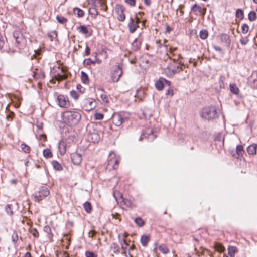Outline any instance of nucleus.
I'll return each instance as SVG.
<instances>
[{
    "mask_svg": "<svg viewBox=\"0 0 257 257\" xmlns=\"http://www.w3.org/2000/svg\"><path fill=\"white\" fill-rule=\"evenodd\" d=\"M236 17L240 19H242L244 17L243 11L241 9H237L236 12Z\"/></svg>",
    "mask_w": 257,
    "mask_h": 257,
    "instance_id": "ea45409f",
    "label": "nucleus"
},
{
    "mask_svg": "<svg viewBox=\"0 0 257 257\" xmlns=\"http://www.w3.org/2000/svg\"><path fill=\"white\" fill-rule=\"evenodd\" d=\"M238 249L236 247L233 246H229L228 248V254L230 257H234L235 253L237 252Z\"/></svg>",
    "mask_w": 257,
    "mask_h": 257,
    "instance_id": "5701e85b",
    "label": "nucleus"
},
{
    "mask_svg": "<svg viewBox=\"0 0 257 257\" xmlns=\"http://www.w3.org/2000/svg\"><path fill=\"white\" fill-rule=\"evenodd\" d=\"M120 160L119 156H116V154L111 153L109 154L108 159V164L107 168L109 169H115L118 167V165Z\"/></svg>",
    "mask_w": 257,
    "mask_h": 257,
    "instance_id": "0eeeda50",
    "label": "nucleus"
},
{
    "mask_svg": "<svg viewBox=\"0 0 257 257\" xmlns=\"http://www.w3.org/2000/svg\"><path fill=\"white\" fill-rule=\"evenodd\" d=\"M52 164L53 168L56 170H61L62 169L61 164L56 161H53Z\"/></svg>",
    "mask_w": 257,
    "mask_h": 257,
    "instance_id": "2f4dec72",
    "label": "nucleus"
},
{
    "mask_svg": "<svg viewBox=\"0 0 257 257\" xmlns=\"http://www.w3.org/2000/svg\"><path fill=\"white\" fill-rule=\"evenodd\" d=\"M48 36L50 39L51 41H52L54 38H56L57 37V32L56 31H53L48 34Z\"/></svg>",
    "mask_w": 257,
    "mask_h": 257,
    "instance_id": "a19ab883",
    "label": "nucleus"
},
{
    "mask_svg": "<svg viewBox=\"0 0 257 257\" xmlns=\"http://www.w3.org/2000/svg\"><path fill=\"white\" fill-rule=\"evenodd\" d=\"M58 148L60 154L64 155L66 152V146L64 142H60L59 144Z\"/></svg>",
    "mask_w": 257,
    "mask_h": 257,
    "instance_id": "bb28decb",
    "label": "nucleus"
},
{
    "mask_svg": "<svg viewBox=\"0 0 257 257\" xmlns=\"http://www.w3.org/2000/svg\"><path fill=\"white\" fill-rule=\"evenodd\" d=\"M213 47L217 51L221 52L222 51L221 48L220 47L218 46L214 45L213 46Z\"/></svg>",
    "mask_w": 257,
    "mask_h": 257,
    "instance_id": "680f3d73",
    "label": "nucleus"
},
{
    "mask_svg": "<svg viewBox=\"0 0 257 257\" xmlns=\"http://www.w3.org/2000/svg\"><path fill=\"white\" fill-rule=\"evenodd\" d=\"M121 241L123 242V244H121V248L122 249L125 250L128 246V244L126 243L124 238H123Z\"/></svg>",
    "mask_w": 257,
    "mask_h": 257,
    "instance_id": "13d9d810",
    "label": "nucleus"
},
{
    "mask_svg": "<svg viewBox=\"0 0 257 257\" xmlns=\"http://www.w3.org/2000/svg\"><path fill=\"white\" fill-rule=\"evenodd\" d=\"M122 74V70L121 68L119 66H116L111 75L112 81L114 82L118 81Z\"/></svg>",
    "mask_w": 257,
    "mask_h": 257,
    "instance_id": "9d476101",
    "label": "nucleus"
},
{
    "mask_svg": "<svg viewBox=\"0 0 257 257\" xmlns=\"http://www.w3.org/2000/svg\"><path fill=\"white\" fill-rule=\"evenodd\" d=\"M257 144H253L247 148V152L249 155H255L256 154Z\"/></svg>",
    "mask_w": 257,
    "mask_h": 257,
    "instance_id": "4be33fe9",
    "label": "nucleus"
},
{
    "mask_svg": "<svg viewBox=\"0 0 257 257\" xmlns=\"http://www.w3.org/2000/svg\"><path fill=\"white\" fill-rule=\"evenodd\" d=\"M101 63V60L96 58L94 60H91L90 58L86 59L84 60L83 63L84 65H90L91 64H94L95 63L100 64Z\"/></svg>",
    "mask_w": 257,
    "mask_h": 257,
    "instance_id": "412c9836",
    "label": "nucleus"
},
{
    "mask_svg": "<svg viewBox=\"0 0 257 257\" xmlns=\"http://www.w3.org/2000/svg\"><path fill=\"white\" fill-rule=\"evenodd\" d=\"M70 95L73 97L74 98V99H78V94H77V93L75 91H72L70 92Z\"/></svg>",
    "mask_w": 257,
    "mask_h": 257,
    "instance_id": "5fc2aeb1",
    "label": "nucleus"
},
{
    "mask_svg": "<svg viewBox=\"0 0 257 257\" xmlns=\"http://www.w3.org/2000/svg\"><path fill=\"white\" fill-rule=\"evenodd\" d=\"M5 43V38L0 33V50L2 49Z\"/></svg>",
    "mask_w": 257,
    "mask_h": 257,
    "instance_id": "8fccbe9b",
    "label": "nucleus"
},
{
    "mask_svg": "<svg viewBox=\"0 0 257 257\" xmlns=\"http://www.w3.org/2000/svg\"><path fill=\"white\" fill-rule=\"evenodd\" d=\"M230 89L231 92L235 94H238L239 92V88L235 84H231Z\"/></svg>",
    "mask_w": 257,
    "mask_h": 257,
    "instance_id": "a878e982",
    "label": "nucleus"
},
{
    "mask_svg": "<svg viewBox=\"0 0 257 257\" xmlns=\"http://www.w3.org/2000/svg\"><path fill=\"white\" fill-rule=\"evenodd\" d=\"M240 41L241 44L245 45L247 44L248 39L247 38H241Z\"/></svg>",
    "mask_w": 257,
    "mask_h": 257,
    "instance_id": "4d7b16f0",
    "label": "nucleus"
},
{
    "mask_svg": "<svg viewBox=\"0 0 257 257\" xmlns=\"http://www.w3.org/2000/svg\"><path fill=\"white\" fill-rule=\"evenodd\" d=\"M73 11L79 17H82L84 15V11L78 8H75Z\"/></svg>",
    "mask_w": 257,
    "mask_h": 257,
    "instance_id": "c85d7f7f",
    "label": "nucleus"
},
{
    "mask_svg": "<svg viewBox=\"0 0 257 257\" xmlns=\"http://www.w3.org/2000/svg\"><path fill=\"white\" fill-rule=\"evenodd\" d=\"M12 241L14 242H16L18 240V235L17 232H14L12 235Z\"/></svg>",
    "mask_w": 257,
    "mask_h": 257,
    "instance_id": "864d4df0",
    "label": "nucleus"
},
{
    "mask_svg": "<svg viewBox=\"0 0 257 257\" xmlns=\"http://www.w3.org/2000/svg\"><path fill=\"white\" fill-rule=\"evenodd\" d=\"M62 118L64 123L71 126L79 122L81 116L79 112L74 110L66 111L63 114Z\"/></svg>",
    "mask_w": 257,
    "mask_h": 257,
    "instance_id": "f257e3e1",
    "label": "nucleus"
},
{
    "mask_svg": "<svg viewBox=\"0 0 257 257\" xmlns=\"http://www.w3.org/2000/svg\"><path fill=\"white\" fill-rule=\"evenodd\" d=\"M125 3L130 5L131 6H134L136 4L135 0H124Z\"/></svg>",
    "mask_w": 257,
    "mask_h": 257,
    "instance_id": "6e6d98bb",
    "label": "nucleus"
},
{
    "mask_svg": "<svg viewBox=\"0 0 257 257\" xmlns=\"http://www.w3.org/2000/svg\"><path fill=\"white\" fill-rule=\"evenodd\" d=\"M253 82H254L253 87L257 88V78L254 79Z\"/></svg>",
    "mask_w": 257,
    "mask_h": 257,
    "instance_id": "69168bd1",
    "label": "nucleus"
},
{
    "mask_svg": "<svg viewBox=\"0 0 257 257\" xmlns=\"http://www.w3.org/2000/svg\"><path fill=\"white\" fill-rule=\"evenodd\" d=\"M100 138L99 135L94 131L93 132H89L86 137V140L88 142L94 143H97L99 141Z\"/></svg>",
    "mask_w": 257,
    "mask_h": 257,
    "instance_id": "9b49d317",
    "label": "nucleus"
},
{
    "mask_svg": "<svg viewBox=\"0 0 257 257\" xmlns=\"http://www.w3.org/2000/svg\"><path fill=\"white\" fill-rule=\"evenodd\" d=\"M185 67V65L181 62L174 63L173 65H171L168 66L165 69V72L168 76H172L175 73H179L183 71Z\"/></svg>",
    "mask_w": 257,
    "mask_h": 257,
    "instance_id": "7ed1b4c3",
    "label": "nucleus"
},
{
    "mask_svg": "<svg viewBox=\"0 0 257 257\" xmlns=\"http://www.w3.org/2000/svg\"><path fill=\"white\" fill-rule=\"evenodd\" d=\"M215 248L217 251L220 253L223 252L225 250L224 247L221 244L219 243H215Z\"/></svg>",
    "mask_w": 257,
    "mask_h": 257,
    "instance_id": "cd10ccee",
    "label": "nucleus"
},
{
    "mask_svg": "<svg viewBox=\"0 0 257 257\" xmlns=\"http://www.w3.org/2000/svg\"><path fill=\"white\" fill-rule=\"evenodd\" d=\"M256 18V13L254 11H251L248 14V19L250 21H254Z\"/></svg>",
    "mask_w": 257,
    "mask_h": 257,
    "instance_id": "c9c22d12",
    "label": "nucleus"
},
{
    "mask_svg": "<svg viewBox=\"0 0 257 257\" xmlns=\"http://www.w3.org/2000/svg\"><path fill=\"white\" fill-rule=\"evenodd\" d=\"M57 69L60 72H58L57 73L52 72V76L58 81L66 79L67 78V75L64 73L62 69H60L59 67H58Z\"/></svg>",
    "mask_w": 257,
    "mask_h": 257,
    "instance_id": "dca6fc26",
    "label": "nucleus"
},
{
    "mask_svg": "<svg viewBox=\"0 0 257 257\" xmlns=\"http://www.w3.org/2000/svg\"><path fill=\"white\" fill-rule=\"evenodd\" d=\"M86 257H97V255L93 252L86 251L85 252Z\"/></svg>",
    "mask_w": 257,
    "mask_h": 257,
    "instance_id": "3c124183",
    "label": "nucleus"
},
{
    "mask_svg": "<svg viewBox=\"0 0 257 257\" xmlns=\"http://www.w3.org/2000/svg\"><path fill=\"white\" fill-rule=\"evenodd\" d=\"M164 84L170 85V82L164 78H160L158 81L155 83V86L158 90H161L163 89Z\"/></svg>",
    "mask_w": 257,
    "mask_h": 257,
    "instance_id": "f3484780",
    "label": "nucleus"
},
{
    "mask_svg": "<svg viewBox=\"0 0 257 257\" xmlns=\"http://www.w3.org/2000/svg\"><path fill=\"white\" fill-rule=\"evenodd\" d=\"M71 160L75 165H79L82 161L81 155L77 153H73L71 155Z\"/></svg>",
    "mask_w": 257,
    "mask_h": 257,
    "instance_id": "6ab92c4d",
    "label": "nucleus"
},
{
    "mask_svg": "<svg viewBox=\"0 0 257 257\" xmlns=\"http://www.w3.org/2000/svg\"><path fill=\"white\" fill-rule=\"evenodd\" d=\"M138 22H139V20L138 19H137V21H136V22L135 23L133 19L132 18H131L130 21L128 23L129 29L131 33H133L136 31L137 27H138Z\"/></svg>",
    "mask_w": 257,
    "mask_h": 257,
    "instance_id": "aec40b11",
    "label": "nucleus"
},
{
    "mask_svg": "<svg viewBox=\"0 0 257 257\" xmlns=\"http://www.w3.org/2000/svg\"><path fill=\"white\" fill-rule=\"evenodd\" d=\"M200 115L208 120L215 119L219 116L216 107L213 106L203 108L200 112Z\"/></svg>",
    "mask_w": 257,
    "mask_h": 257,
    "instance_id": "f03ea898",
    "label": "nucleus"
},
{
    "mask_svg": "<svg viewBox=\"0 0 257 257\" xmlns=\"http://www.w3.org/2000/svg\"><path fill=\"white\" fill-rule=\"evenodd\" d=\"M96 232L94 230H91L89 231L88 233V236L89 237L92 238L96 234Z\"/></svg>",
    "mask_w": 257,
    "mask_h": 257,
    "instance_id": "bf43d9fd",
    "label": "nucleus"
},
{
    "mask_svg": "<svg viewBox=\"0 0 257 257\" xmlns=\"http://www.w3.org/2000/svg\"><path fill=\"white\" fill-rule=\"evenodd\" d=\"M143 136L147 138L150 141H153L156 137V135H154L153 132L151 128H147L139 138L140 141L142 140Z\"/></svg>",
    "mask_w": 257,
    "mask_h": 257,
    "instance_id": "ddd939ff",
    "label": "nucleus"
},
{
    "mask_svg": "<svg viewBox=\"0 0 257 257\" xmlns=\"http://www.w3.org/2000/svg\"><path fill=\"white\" fill-rule=\"evenodd\" d=\"M167 94H170L171 96H172L173 95V91L172 90H171V91L168 90Z\"/></svg>",
    "mask_w": 257,
    "mask_h": 257,
    "instance_id": "774afa93",
    "label": "nucleus"
},
{
    "mask_svg": "<svg viewBox=\"0 0 257 257\" xmlns=\"http://www.w3.org/2000/svg\"><path fill=\"white\" fill-rule=\"evenodd\" d=\"M236 153L238 155V157H239L240 156H242V153L243 152V147L242 145H239L236 147Z\"/></svg>",
    "mask_w": 257,
    "mask_h": 257,
    "instance_id": "7c9ffc66",
    "label": "nucleus"
},
{
    "mask_svg": "<svg viewBox=\"0 0 257 257\" xmlns=\"http://www.w3.org/2000/svg\"><path fill=\"white\" fill-rule=\"evenodd\" d=\"M159 250L164 254H166L169 252L168 248L165 245H161L159 247Z\"/></svg>",
    "mask_w": 257,
    "mask_h": 257,
    "instance_id": "79ce46f5",
    "label": "nucleus"
},
{
    "mask_svg": "<svg viewBox=\"0 0 257 257\" xmlns=\"http://www.w3.org/2000/svg\"><path fill=\"white\" fill-rule=\"evenodd\" d=\"M101 97L104 101H107V97L106 95H102Z\"/></svg>",
    "mask_w": 257,
    "mask_h": 257,
    "instance_id": "0e129e2a",
    "label": "nucleus"
},
{
    "mask_svg": "<svg viewBox=\"0 0 257 257\" xmlns=\"http://www.w3.org/2000/svg\"><path fill=\"white\" fill-rule=\"evenodd\" d=\"M30 232L35 237H38L39 236V233L36 228L32 229Z\"/></svg>",
    "mask_w": 257,
    "mask_h": 257,
    "instance_id": "603ef678",
    "label": "nucleus"
},
{
    "mask_svg": "<svg viewBox=\"0 0 257 257\" xmlns=\"http://www.w3.org/2000/svg\"><path fill=\"white\" fill-rule=\"evenodd\" d=\"M142 39L140 37L136 38L132 43V49L134 51L138 50L141 45Z\"/></svg>",
    "mask_w": 257,
    "mask_h": 257,
    "instance_id": "a211bd4d",
    "label": "nucleus"
},
{
    "mask_svg": "<svg viewBox=\"0 0 257 257\" xmlns=\"http://www.w3.org/2000/svg\"><path fill=\"white\" fill-rule=\"evenodd\" d=\"M22 150L26 153H28L30 151V148L25 144H22L21 145Z\"/></svg>",
    "mask_w": 257,
    "mask_h": 257,
    "instance_id": "72a5a7b5",
    "label": "nucleus"
},
{
    "mask_svg": "<svg viewBox=\"0 0 257 257\" xmlns=\"http://www.w3.org/2000/svg\"><path fill=\"white\" fill-rule=\"evenodd\" d=\"M84 208L87 213H90L92 210V206L91 203L89 202H86L84 204Z\"/></svg>",
    "mask_w": 257,
    "mask_h": 257,
    "instance_id": "c756f323",
    "label": "nucleus"
},
{
    "mask_svg": "<svg viewBox=\"0 0 257 257\" xmlns=\"http://www.w3.org/2000/svg\"><path fill=\"white\" fill-rule=\"evenodd\" d=\"M56 19L59 23L62 24H64L67 21V20L66 18L62 16L57 15L56 17Z\"/></svg>",
    "mask_w": 257,
    "mask_h": 257,
    "instance_id": "473e14b6",
    "label": "nucleus"
},
{
    "mask_svg": "<svg viewBox=\"0 0 257 257\" xmlns=\"http://www.w3.org/2000/svg\"><path fill=\"white\" fill-rule=\"evenodd\" d=\"M111 248L115 253H118L119 252V248L116 243H113L111 246Z\"/></svg>",
    "mask_w": 257,
    "mask_h": 257,
    "instance_id": "37998d69",
    "label": "nucleus"
},
{
    "mask_svg": "<svg viewBox=\"0 0 257 257\" xmlns=\"http://www.w3.org/2000/svg\"><path fill=\"white\" fill-rule=\"evenodd\" d=\"M5 210H6V212L8 214H9L10 215H13V212L12 210V205H7L5 206Z\"/></svg>",
    "mask_w": 257,
    "mask_h": 257,
    "instance_id": "a18cd8bd",
    "label": "nucleus"
},
{
    "mask_svg": "<svg viewBox=\"0 0 257 257\" xmlns=\"http://www.w3.org/2000/svg\"><path fill=\"white\" fill-rule=\"evenodd\" d=\"M50 194V191L46 187H41L38 191L33 194L34 200L36 202H39L44 199Z\"/></svg>",
    "mask_w": 257,
    "mask_h": 257,
    "instance_id": "39448f33",
    "label": "nucleus"
},
{
    "mask_svg": "<svg viewBox=\"0 0 257 257\" xmlns=\"http://www.w3.org/2000/svg\"><path fill=\"white\" fill-rule=\"evenodd\" d=\"M85 53L86 56H88L90 53V50L89 47L88 46H86L85 51Z\"/></svg>",
    "mask_w": 257,
    "mask_h": 257,
    "instance_id": "052dcab7",
    "label": "nucleus"
},
{
    "mask_svg": "<svg viewBox=\"0 0 257 257\" xmlns=\"http://www.w3.org/2000/svg\"><path fill=\"white\" fill-rule=\"evenodd\" d=\"M144 3L146 6H149L151 5V0H144Z\"/></svg>",
    "mask_w": 257,
    "mask_h": 257,
    "instance_id": "e2e57ef3",
    "label": "nucleus"
},
{
    "mask_svg": "<svg viewBox=\"0 0 257 257\" xmlns=\"http://www.w3.org/2000/svg\"><path fill=\"white\" fill-rule=\"evenodd\" d=\"M124 8L121 5H117L115 8V11L117 14V19L120 21H123L125 16L124 13Z\"/></svg>",
    "mask_w": 257,
    "mask_h": 257,
    "instance_id": "4468645a",
    "label": "nucleus"
},
{
    "mask_svg": "<svg viewBox=\"0 0 257 257\" xmlns=\"http://www.w3.org/2000/svg\"><path fill=\"white\" fill-rule=\"evenodd\" d=\"M135 222L139 226H142L144 224V221L140 217L136 218Z\"/></svg>",
    "mask_w": 257,
    "mask_h": 257,
    "instance_id": "c03bdc74",
    "label": "nucleus"
},
{
    "mask_svg": "<svg viewBox=\"0 0 257 257\" xmlns=\"http://www.w3.org/2000/svg\"><path fill=\"white\" fill-rule=\"evenodd\" d=\"M89 13L92 15H94V16H97L98 15V12L95 8H91L89 9Z\"/></svg>",
    "mask_w": 257,
    "mask_h": 257,
    "instance_id": "de8ad7c7",
    "label": "nucleus"
},
{
    "mask_svg": "<svg viewBox=\"0 0 257 257\" xmlns=\"http://www.w3.org/2000/svg\"><path fill=\"white\" fill-rule=\"evenodd\" d=\"M95 120H102L103 118V115L100 113H96L94 115Z\"/></svg>",
    "mask_w": 257,
    "mask_h": 257,
    "instance_id": "09e8293b",
    "label": "nucleus"
},
{
    "mask_svg": "<svg viewBox=\"0 0 257 257\" xmlns=\"http://www.w3.org/2000/svg\"><path fill=\"white\" fill-rule=\"evenodd\" d=\"M57 101L58 105L61 107L67 108L69 106L70 103L67 97L59 95L57 96Z\"/></svg>",
    "mask_w": 257,
    "mask_h": 257,
    "instance_id": "1a4fd4ad",
    "label": "nucleus"
},
{
    "mask_svg": "<svg viewBox=\"0 0 257 257\" xmlns=\"http://www.w3.org/2000/svg\"><path fill=\"white\" fill-rule=\"evenodd\" d=\"M191 10L196 15H202L204 16L206 13V9L202 8L200 6L195 4L192 6Z\"/></svg>",
    "mask_w": 257,
    "mask_h": 257,
    "instance_id": "f8f14e48",
    "label": "nucleus"
},
{
    "mask_svg": "<svg viewBox=\"0 0 257 257\" xmlns=\"http://www.w3.org/2000/svg\"><path fill=\"white\" fill-rule=\"evenodd\" d=\"M128 118V114L125 112L114 113L112 117L113 124L117 126H121Z\"/></svg>",
    "mask_w": 257,
    "mask_h": 257,
    "instance_id": "20e7f679",
    "label": "nucleus"
},
{
    "mask_svg": "<svg viewBox=\"0 0 257 257\" xmlns=\"http://www.w3.org/2000/svg\"><path fill=\"white\" fill-rule=\"evenodd\" d=\"M82 104L83 109L87 111H89L95 107V101L91 98L85 99L83 100Z\"/></svg>",
    "mask_w": 257,
    "mask_h": 257,
    "instance_id": "6e6552de",
    "label": "nucleus"
},
{
    "mask_svg": "<svg viewBox=\"0 0 257 257\" xmlns=\"http://www.w3.org/2000/svg\"><path fill=\"white\" fill-rule=\"evenodd\" d=\"M217 39L220 43L224 44L226 46H229L231 40L228 35L221 34L217 36Z\"/></svg>",
    "mask_w": 257,
    "mask_h": 257,
    "instance_id": "2eb2a0df",
    "label": "nucleus"
},
{
    "mask_svg": "<svg viewBox=\"0 0 257 257\" xmlns=\"http://www.w3.org/2000/svg\"><path fill=\"white\" fill-rule=\"evenodd\" d=\"M145 95V91L143 89H137L136 92L135 97L142 100Z\"/></svg>",
    "mask_w": 257,
    "mask_h": 257,
    "instance_id": "393cba45",
    "label": "nucleus"
},
{
    "mask_svg": "<svg viewBox=\"0 0 257 257\" xmlns=\"http://www.w3.org/2000/svg\"><path fill=\"white\" fill-rule=\"evenodd\" d=\"M43 155L45 157L49 158L52 156V153L49 149H46L43 150Z\"/></svg>",
    "mask_w": 257,
    "mask_h": 257,
    "instance_id": "4c0bfd02",
    "label": "nucleus"
},
{
    "mask_svg": "<svg viewBox=\"0 0 257 257\" xmlns=\"http://www.w3.org/2000/svg\"><path fill=\"white\" fill-rule=\"evenodd\" d=\"M24 257H31V253L29 252L26 253Z\"/></svg>",
    "mask_w": 257,
    "mask_h": 257,
    "instance_id": "338daca9",
    "label": "nucleus"
},
{
    "mask_svg": "<svg viewBox=\"0 0 257 257\" xmlns=\"http://www.w3.org/2000/svg\"><path fill=\"white\" fill-rule=\"evenodd\" d=\"M249 30V27L247 24H244L242 25L241 27V31L243 33L245 34Z\"/></svg>",
    "mask_w": 257,
    "mask_h": 257,
    "instance_id": "49530a36",
    "label": "nucleus"
},
{
    "mask_svg": "<svg viewBox=\"0 0 257 257\" xmlns=\"http://www.w3.org/2000/svg\"><path fill=\"white\" fill-rule=\"evenodd\" d=\"M199 35L202 39H205L208 36V31L206 30H201L200 32Z\"/></svg>",
    "mask_w": 257,
    "mask_h": 257,
    "instance_id": "e433bc0d",
    "label": "nucleus"
},
{
    "mask_svg": "<svg viewBox=\"0 0 257 257\" xmlns=\"http://www.w3.org/2000/svg\"><path fill=\"white\" fill-rule=\"evenodd\" d=\"M78 29L81 33L86 34L88 33V29L85 26H80L78 28Z\"/></svg>",
    "mask_w": 257,
    "mask_h": 257,
    "instance_id": "58836bf2",
    "label": "nucleus"
},
{
    "mask_svg": "<svg viewBox=\"0 0 257 257\" xmlns=\"http://www.w3.org/2000/svg\"><path fill=\"white\" fill-rule=\"evenodd\" d=\"M13 36L16 40L17 46L19 49H22L26 46V39L21 31H14L13 33Z\"/></svg>",
    "mask_w": 257,
    "mask_h": 257,
    "instance_id": "423d86ee",
    "label": "nucleus"
},
{
    "mask_svg": "<svg viewBox=\"0 0 257 257\" xmlns=\"http://www.w3.org/2000/svg\"><path fill=\"white\" fill-rule=\"evenodd\" d=\"M81 80L84 83H87L88 82L89 79L88 75L84 72L82 71L81 73Z\"/></svg>",
    "mask_w": 257,
    "mask_h": 257,
    "instance_id": "f704fd0d",
    "label": "nucleus"
},
{
    "mask_svg": "<svg viewBox=\"0 0 257 257\" xmlns=\"http://www.w3.org/2000/svg\"><path fill=\"white\" fill-rule=\"evenodd\" d=\"M150 240L149 236L144 235L141 237V242L143 246H146Z\"/></svg>",
    "mask_w": 257,
    "mask_h": 257,
    "instance_id": "b1692460",
    "label": "nucleus"
}]
</instances>
